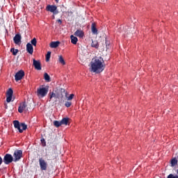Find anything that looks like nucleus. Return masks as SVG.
Here are the masks:
<instances>
[{
    "label": "nucleus",
    "mask_w": 178,
    "mask_h": 178,
    "mask_svg": "<svg viewBox=\"0 0 178 178\" xmlns=\"http://www.w3.org/2000/svg\"><path fill=\"white\" fill-rule=\"evenodd\" d=\"M65 106H66L67 108H70V106H72V102H67L65 103Z\"/></svg>",
    "instance_id": "7c9ffc66"
},
{
    "label": "nucleus",
    "mask_w": 178,
    "mask_h": 178,
    "mask_svg": "<svg viewBox=\"0 0 178 178\" xmlns=\"http://www.w3.org/2000/svg\"><path fill=\"white\" fill-rule=\"evenodd\" d=\"M53 19H55V15H53Z\"/></svg>",
    "instance_id": "4c0bfd02"
},
{
    "label": "nucleus",
    "mask_w": 178,
    "mask_h": 178,
    "mask_svg": "<svg viewBox=\"0 0 178 178\" xmlns=\"http://www.w3.org/2000/svg\"><path fill=\"white\" fill-rule=\"evenodd\" d=\"M105 70V61L102 57H95L90 62V72L97 74L102 73Z\"/></svg>",
    "instance_id": "f257e3e1"
},
{
    "label": "nucleus",
    "mask_w": 178,
    "mask_h": 178,
    "mask_svg": "<svg viewBox=\"0 0 178 178\" xmlns=\"http://www.w3.org/2000/svg\"><path fill=\"white\" fill-rule=\"evenodd\" d=\"M71 38V42L72 44H74V45H76L77 44V41H79V40L77 39V38L73 35H72L70 36Z\"/></svg>",
    "instance_id": "6ab92c4d"
},
{
    "label": "nucleus",
    "mask_w": 178,
    "mask_h": 178,
    "mask_svg": "<svg viewBox=\"0 0 178 178\" xmlns=\"http://www.w3.org/2000/svg\"><path fill=\"white\" fill-rule=\"evenodd\" d=\"M106 48H107V49H109V48H110L109 44H108V43H106Z\"/></svg>",
    "instance_id": "72a5a7b5"
},
{
    "label": "nucleus",
    "mask_w": 178,
    "mask_h": 178,
    "mask_svg": "<svg viewBox=\"0 0 178 178\" xmlns=\"http://www.w3.org/2000/svg\"><path fill=\"white\" fill-rule=\"evenodd\" d=\"M60 44V42L56 41V42H50V48H58Z\"/></svg>",
    "instance_id": "2eb2a0df"
},
{
    "label": "nucleus",
    "mask_w": 178,
    "mask_h": 178,
    "mask_svg": "<svg viewBox=\"0 0 178 178\" xmlns=\"http://www.w3.org/2000/svg\"><path fill=\"white\" fill-rule=\"evenodd\" d=\"M2 163V158L0 157V165Z\"/></svg>",
    "instance_id": "c9c22d12"
},
{
    "label": "nucleus",
    "mask_w": 178,
    "mask_h": 178,
    "mask_svg": "<svg viewBox=\"0 0 178 178\" xmlns=\"http://www.w3.org/2000/svg\"><path fill=\"white\" fill-rule=\"evenodd\" d=\"M44 79L45 80V81H47V83H49V81H51V76H49L48 75V73L45 72L44 74Z\"/></svg>",
    "instance_id": "aec40b11"
},
{
    "label": "nucleus",
    "mask_w": 178,
    "mask_h": 178,
    "mask_svg": "<svg viewBox=\"0 0 178 178\" xmlns=\"http://www.w3.org/2000/svg\"><path fill=\"white\" fill-rule=\"evenodd\" d=\"M26 51L29 54L33 55V52H34V48L33 47V44H31V43H27Z\"/></svg>",
    "instance_id": "4468645a"
},
{
    "label": "nucleus",
    "mask_w": 178,
    "mask_h": 178,
    "mask_svg": "<svg viewBox=\"0 0 178 178\" xmlns=\"http://www.w3.org/2000/svg\"><path fill=\"white\" fill-rule=\"evenodd\" d=\"M61 125L65 124V126L67 125V123H69V118H64L60 121Z\"/></svg>",
    "instance_id": "412c9836"
},
{
    "label": "nucleus",
    "mask_w": 178,
    "mask_h": 178,
    "mask_svg": "<svg viewBox=\"0 0 178 178\" xmlns=\"http://www.w3.org/2000/svg\"><path fill=\"white\" fill-rule=\"evenodd\" d=\"M13 124L15 129H17V130L19 131V133H23V130L27 129V125L24 123L19 122L17 120L13 121Z\"/></svg>",
    "instance_id": "7ed1b4c3"
},
{
    "label": "nucleus",
    "mask_w": 178,
    "mask_h": 178,
    "mask_svg": "<svg viewBox=\"0 0 178 178\" xmlns=\"http://www.w3.org/2000/svg\"><path fill=\"white\" fill-rule=\"evenodd\" d=\"M58 62L60 63V65H63V66H65V65H66L65 58H63V56L62 55L58 56Z\"/></svg>",
    "instance_id": "a211bd4d"
},
{
    "label": "nucleus",
    "mask_w": 178,
    "mask_h": 178,
    "mask_svg": "<svg viewBox=\"0 0 178 178\" xmlns=\"http://www.w3.org/2000/svg\"><path fill=\"white\" fill-rule=\"evenodd\" d=\"M49 161H56V156H53L52 154L48 155Z\"/></svg>",
    "instance_id": "393cba45"
},
{
    "label": "nucleus",
    "mask_w": 178,
    "mask_h": 178,
    "mask_svg": "<svg viewBox=\"0 0 178 178\" xmlns=\"http://www.w3.org/2000/svg\"><path fill=\"white\" fill-rule=\"evenodd\" d=\"M23 155V152L22 150H17L14 152V161L17 162V161H19Z\"/></svg>",
    "instance_id": "6e6552de"
},
{
    "label": "nucleus",
    "mask_w": 178,
    "mask_h": 178,
    "mask_svg": "<svg viewBox=\"0 0 178 178\" xmlns=\"http://www.w3.org/2000/svg\"><path fill=\"white\" fill-rule=\"evenodd\" d=\"M37 96L38 98H44L48 94V88L47 87H40L37 90Z\"/></svg>",
    "instance_id": "20e7f679"
},
{
    "label": "nucleus",
    "mask_w": 178,
    "mask_h": 178,
    "mask_svg": "<svg viewBox=\"0 0 178 178\" xmlns=\"http://www.w3.org/2000/svg\"><path fill=\"white\" fill-rule=\"evenodd\" d=\"M58 23H60V24H62V20L58 19Z\"/></svg>",
    "instance_id": "f704fd0d"
},
{
    "label": "nucleus",
    "mask_w": 178,
    "mask_h": 178,
    "mask_svg": "<svg viewBox=\"0 0 178 178\" xmlns=\"http://www.w3.org/2000/svg\"><path fill=\"white\" fill-rule=\"evenodd\" d=\"M31 45H33V47H37V39L34 38L31 41Z\"/></svg>",
    "instance_id": "bb28decb"
},
{
    "label": "nucleus",
    "mask_w": 178,
    "mask_h": 178,
    "mask_svg": "<svg viewBox=\"0 0 178 178\" xmlns=\"http://www.w3.org/2000/svg\"><path fill=\"white\" fill-rule=\"evenodd\" d=\"M10 52H12L13 55L16 56V55H17V53L19 52V50L18 49H15V48H12L10 49Z\"/></svg>",
    "instance_id": "a878e982"
},
{
    "label": "nucleus",
    "mask_w": 178,
    "mask_h": 178,
    "mask_svg": "<svg viewBox=\"0 0 178 178\" xmlns=\"http://www.w3.org/2000/svg\"><path fill=\"white\" fill-rule=\"evenodd\" d=\"M58 9V7L55 5H48L46 8V10L48 12H51V13H54V15H58V12L56 10Z\"/></svg>",
    "instance_id": "39448f33"
},
{
    "label": "nucleus",
    "mask_w": 178,
    "mask_h": 178,
    "mask_svg": "<svg viewBox=\"0 0 178 178\" xmlns=\"http://www.w3.org/2000/svg\"><path fill=\"white\" fill-rule=\"evenodd\" d=\"M168 178H178V175L170 174L168 176Z\"/></svg>",
    "instance_id": "2f4dec72"
},
{
    "label": "nucleus",
    "mask_w": 178,
    "mask_h": 178,
    "mask_svg": "<svg viewBox=\"0 0 178 178\" xmlns=\"http://www.w3.org/2000/svg\"><path fill=\"white\" fill-rule=\"evenodd\" d=\"M54 125L56 127H60V126H62V124L60 122V121H54Z\"/></svg>",
    "instance_id": "cd10ccee"
},
{
    "label": "nucleus",
    "mask_w": 178,
    "mask_h": 178,
    "mask_svg": "<svg viewBox=\"0 0 178 178\" xmlns=\"http://www.w3.org/2000/svg\"><path fill=\"white\" fill-rule=\"evenodd\" d=\"M74 35H76V37H79V38H82V37L84 35V33L81 30H77L74 33Z\"/></svg>",
    "instance_id": "f3484780"
},
{
    "label": "nucleus",
    "mask_w": 178,
    "mask_h": 178,
    "mask_svg": "<svg viewBox=\"0 0 178 178\" xmlns=\"http://www.w3.org/2000/svg\"><path fill=\"white\" fill-rule=\"evenodd\" d=\"M24 111H27V104H26V102L21 103L18 108V112L19 113H23Z\"/></svg>",
    "instance_id": "9d476101"
},
{
    "label": "nucleus",
    "mask_w": 178,
    "mask_h": 178,
    "mask_svg": "<svg viewBox=\"0 0 178 178\" xmlns=\"http://www.w3.org/2000/svg\"><path fill=\"white\" fill-rule=\"evenodd\" d=\"M33 66L36 70H41V63L33 58Z\"/></svg>",
    "instance_id": "f8f14e48"
},
{
    "label": "nucleus",
    "mask_w": 178,
    "mask_h": 178,
    "mask_svg": "<svg viewBox=\"0 0 178 178\" xmlns=\"http://www.w3.org/2000/svg\"><path fill=\"white\" fill-rule=\"evenodd\" d=\"M57 98L60 99V102H65V97H67V92L63 88L56 89Z\"/></svg>",
    "instance_id": "f03ea898"
},
{
    "label": "nucleus",
    "mask_w": 178,
    "mask_h": 178,
    "mask_svg": "<svg viewBox=\"0 0 178 178\" xmlns=\"http://www.w3.org/2000/svg\"><path fill=\"white\" fill-rule=\"evenodd\" d=\"M56 2H57V3L59 2V0H56Z\"/></svg>",
    "instance_id": "e433bc0d"
},
{
    "label": "nucleus",
    "mask_w": 178,
    "mask_h": 178,
    "mask_svg": "<svg viewBox=\"0 0 178 178\" xmlns=\"http://www.w3.org/2000/svg\"><path fill=\"white\" fill-rule=\"evenodd\" d=\"M15 81H19V80H22L23 77H24V71L20 70L16 73L15 76Z\"/></svg>",
    "instance_id": "1a4fd4ad"
},
{
    "label": "nucleus",
    "mask_w": 178,
    "mask_h": 178,
    "mask_svg": "<svg viewBox=\"0 0 178 178\" xmlns=\"http://www.w3.org/2000/svg\"><path fill=\"white\" fill-rule=\"evenodd\" d=\"M92 33L93 34H98V30L95 28V24L94 23L92 24Z\"/></svg>",
    "instance_id": "4be33fe9"
},
{
    "label": "nucleus",
    "mask_w": 178,
    "mask_h": 178,
    "mask_svg": "<svg viewBox=\"0 0 178 178\" xmlns=\"http://www.w3.org/2000/svg\"><path fill=\"white\" fill-rule=\"evenodd\" d=\"M39 165L40 166L41 170H47V168H48V163L44 160L42 158L39 159Z\"/></svg>",
    "instance_id": "0eeeda50"
},
{
    "label": "nucleus",
    "mask_w": 178,
    "mask_h": 178,
    "mask_svg": "<svg viewBox=\"0 0 178 178\" xmlns=\"http://www.w3.org/2000/svg\"><path fill=\"white\" fill-rule=\"evenodd\" d=\"M171 166H176L177 165V159L176 158H173L170 161Z\"/></svg>",
    "instance_id": "b1692460"
},
{
    "label": "nucleus",
    "mask_w": 178,
    "mask_h": 178,
    "mask_svg": "<svg viewBox=\"0 0 178 178\" xmlns=\"http://www.w3.org/2000/svg\"><path fill=\"white\" fill-rule=\"evenodd\" d=\"M50 97L49 101L52 99V98H58V93L56 89L54 90L51 93H49Z\"/></svg>",
    "instance_id": "dca6fc26"
},
{
    "label": "nucleus",
    "mask_w": 178,
    "mask_h": 178,
    "mask_svg": "<svg viewBox=\"0 0 178 178\" xmlns=\"http://www.w3.org/2000/svg\"><path fill=\"white\" fill-rule=\"evenodd\" d=\"M49 59H51V51H48L46 55V62H49Z\"/></svg>",
    "instance_id": "c85d7f7f"
},
{
    "label": "nucleus",
    "mask_w": 178,
    "mask_h": 178,
    "mask_svg": "<svg viewBox=\"0 0 178 178\" xmlns=\"http://www.w3.org/2000/svg\"><path fill=\"white\" fill-rule=\"evenodd\" d=\"M91 45L92 48H96V49H98V47H99V45L98 44V41L97 40H92Z\"/></svg>",
    "instance_id": "5701e85b"
},
{
    "label": "nucleus",
    "mask_w": 178,
    "mask_h": 178,
    "mask_svg": "<svg viewBox=\"0 0 178 178\" xmlns=\"http://www.w3.org/2000/svg\"><path fill=\"white\" fill-rule=\"evenodd\" d=\"M15 44H19L22 42V35L20 34H17L13 38Z\"/></svg>",
    "instance_id": "ddd939ff"
},
{
    "label": "nucleus",
    "mask_w": 178,
    "mask_h": 178,
    "mask_svg": "<svg viewBox=\"0 0 178 178\" xmlns=\"http://www.w3.org/2000/svg\"><path fill=\"white\" fill-rule=\"evenodd\" d=\"M3 162L6 165H9V163H12L13 162V156L12 155L7 154L5 155L3 158Z\"/></svg>",
    "instance_id": "423d86ee"
},
{
    "label": "nucleus",
    "mask_w": 178,
    "mask_h": 178,
    "mask_svg": "<svg viewBox=\"0 0 178 178\" xmlns=\"http://www.w3.org/2000/svg\"><path fill=\"white\" fill-rule=\"evenodd\" d=\"M74 97V94H71L69 97H65V98H67V101H72V99H73V98Z\"/></svg>",
    "instance_id": "c756f323"
},
{
    "label": "nucleus",
    "mask_w": 178,
    "mask_h": 178,
    "mask_svg": "<svg viewBox=\"0 0 178 178\" xmlns=\"http://www.w3.org/2000/svg\"><path fill=\"white\" fill-rule=\"evenodd\" d=\"M13 95V90L10 88L7 91V93H6V102H10V101H12Z\"/></svg>",
    "instance_id": "9b49d317"
},
{
    "label": "nucleus",
    "mask_w": 178,
    "mask_h": 178,
    "mask_svg": "<svg viewBox=\"0 0 178 178\" xmlns=\"http://www.w3.org/2000/svg\"><path fill=\"white\" fill-rule=\"evenodd\" d=\"M41 143L42 144V147H45V145H47V143L45 142V139H44V138L41 139Z\"/></svg>",
    "instance_id": "473e14b6"
}]
</instances>
